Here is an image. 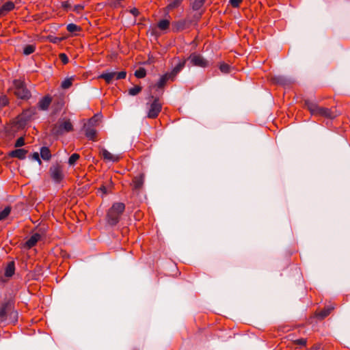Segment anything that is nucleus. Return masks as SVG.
I'll return each mask as SVG.
<instances>
[{
  "label": "nucleus",
  "instance_id": "obj_42",
  "mask_svg": "<svg viewBox=\"0 0 350 350\" xmlns=\"http://www.w3.org/2000/svg\"><path fill=\"white\" fill-rule=\"evenodd\" d=\"M8 104V100L6 96L0 97V107L6 106Z\"/></svg>",
  "mask_w": 350,
  "mask_h": 350
},
{
  "label": "nucleus",
  "instance_id": "obj_43",
  "mask_svg": "<svg viewBox=\"0 0 350 350\" xmlns=\"http://www.w3.org/2000/svg\"><path fill=\"white\" fill-rule=\"evenodd\" d=\"M25 144V139L23 137H19L16 143H15V147H21Z\"/></svg>",
  "mask_w": 350,
  "mask_h": 350
},
{
  "label": "nucleus",
  "instance_id": "obj_8",
  "mask_svg": "<svg viewBox=\"0 0 350 350\" xmlns=\"http://www.w3.org/2000/svg\"><path fill=\"white\" fill-rule=\"evenodd\" d=\"M8 312H10V315L12 316L13 318H17L18 312L14 310H12L8 304H3L0 307V321H4L6 319V317Z\"/></svg>",
  "mask_w": 350,
  "mask_h": 350
},
{
  "label": "nucleus",
  "instance_id": "obj_18",
  "mask_svg": "<svg viewBox=\"0 0 350 350\" xmlns=\"http://www.w3.org/2000/svg\"><path fill=\"white\" fill-rule=\"evenodd\" d=\"M170 79L172 81V76L171 75V74L170 72L164 74L161 77L159 81L157 83V87L158 88H163L165 85L167 81Z\"/></svg>",
  "mask_w": 350,
  "mask_h": 350
},
{
  "label": "nucleus",
  "instance_id": "obj_24",
  "mask_svg": "<svg viewBox=\"0 0 350 350\" xmlns=\"http://www.w3.org/2000/svg\"><path fill=\"white\" fill-rule=\"evenodd\" d=\"M332 310H333V308H325L319 312H317L315 313V315L318 318L323 319L325 318L326 317H327L330 314V312Z\"/></svg>",
  "mask_w": 350,
  "mask_h": 350
},
{
  "label": "nucleus",
  "instance_id": "obj_28",
  "mask_svg": "<svg viewBox=\"0 0 350 350\" xmlns=\"http://www.w3.org/2000/svg\"><path fill=\"white\" fill-rule=\"evenodd\" d=\"M36 50V46L33 44L25 45L23 49V53L26 55H29L33 53Z\"/></svg>",
  "mask_w": 350,
  "mask_h": 350
},
{
  "label": "nucleus",
  "instance_id": "obj_7",
  "mask_svg": "<svg viewBox=\"0 0 350 350\" xmlns=\"http://www.w3.org/2000/svg\"><path fill=\"white\" fill-rule=\"evenodd\" d=\"M189 60L193 66L201 68H206L208 66V61L200 54L193 53L189 57Z\"/></svg>",
  "mask_w": 350,
  "mask_h": 350
},
{
  "label": "nucleus",
  "instance_id": "obj_22",
  "mask_svg": "<svg viewBox=\"0 0 350 350\" xmlns=\"http://www.w3.org/2000/svg\"><path fill=\"white\" fill-rule=\"evenodd\" d=\"M99 78L103 79L107 83L109 84L113 79H116V72L103 73Z\"/></svg>",
  "mask_w": 350,
  "mask_h": 350
},
{
  "label": "nucleus",
  "instance_id": "obj_15",
  "mask_svg": "<svg viewBox=\"0 0 350 350\" xmlns=\"http://www.w3.org/2000/svg\"><path fill=\"white\" fill-rule=\"evenodd\" d=\"M27 154V150L24 149H16L9 153V156L12 158H17L18 159H24Z\"/></svg>",
  "mask_w": 350,
  "mask_h": 350
},
{
  "label": "nucleus",
  "instance_id": "obj_39",
  "mask_svg": "<svg viewBox=\"0 0 350 350\" xmlns=\"http://www.w3.org/2000/svg\"><path fill=\"white\" fill-rule=\"evenodd\" d=\"M307 343V340L305 338H299L294 340V344L299 346H306Z\"/></svg>",
  "mask_w": 350,
  "mask_h": 350
},
{
  "label": "nucleus",
  "instance_id": "obj_6",
  "mask_svg": "<svg viewBox=\"0 0 350 350\" xmlns=\"http://www.w3.org/2000/svg\"><path fill=\"white\" fill-rule=\"evenodd\" d=\"M99 155L105 162L117 163L122 158L120 154H112L107 149L103 147L99 148Z\"/></svg>",
  "mask_w": 350,
  "mask_h": 350
},
{
  "label": "nucleus",
  "instance_id": "obj_23",
  "mask_svg": "<svg viewBox=\"0 0 350 350\" xmlns=\"http://www.w3.org/2000/svg\"><path fill=\"white\" fill-rule=\"evenodd\" d=\"M51 103V98L49 96H45L42 98L39 102V107L41 109H47Z\"/></svg>",
  "mask_w": 350,
  "mask_h": 350
},
{
  "label": "nucleus",
  "instance_id": "obj_14",
  "mask_svg": "<svg viewBox=\"0 0 350 350\" xmlns=\"http://www.w3.org/2000/svg\"><path fill=\"white\" fill-rule=\"evenodd\" d=\"M304 105L312 116L315 115L319 107H320L317 103L308 99L304 100Z\"/></svg>",
  "mask_w": 350,
  "mask_h": 350
},
{
  "label": "nucleus",
  "instance_id": "obj_31",
  "mask_svg": "<svg viewBox=\"0 0 350 350\" xmlns=\"http://www.w3.org/2000/svg\"><path fill=\"white\" fill-rule=\"evenodd\" d=\"M66 29L70 33H74L79 31L81 30V27L74 23H70L67 25Z\"/></svg>",
  "mask_w": 350,
  "mask_h": 350
},
{
  "label": "nucleus",
  "instance_id": "obj_46",
  "mask_svg": "<svg viewBox=\"0 0 350 350\" xmlns=\"http://www.w3.org/2000/svg\"><path fill=\"white\" fill-rule=\"evenodd\" d=\"M48 40L53 43H57L61 40V38L54 36H49Z\"/></svg>",
  "mask_w": 350,
  "mask_h": 350
},
{
  "label": "nucleus",
  "instance_id": "obj_21",
  "mask_svg": "<svg viewBox=\"0 0 350 350\" xmlns=\"http://www.w3.org/2000/svg\"><path fill=\"white\" fill-rule=\"evenodd\" d=\"M15 272V264L14 261L10 262L5 269V276L7 278L12 277Z\"/></svg>",
  "mask_w": 350,
  "mask_h": 350
},
{
  "label": "nucleus",
  "instance_id": "obj_37",
  "mask_svg": "<svg viewBox=\"0 0 350 350\" xmlns=\"http://www.w3.org/2000/svg\"><path fill=\"white\" fill-rule=\"evenodd\" d=\"M142 91V88L139 85H135L133 88L129 89V93L130 95L135 96Z\"/></svg>",
  "mask_w": 350,
  "mask_h": 350
},
{
  "label": "nucleus",
  "instance_id": "obj_12",
  "mask_svg": "<svg viewBox=\"0 0 350 350\" xmlns=\"http://www.w3.org/2000/svg\"><path fill=\"white\" fill-rule=\"evenodd\" d=\"M15 8V4L12 1H6L0 8V16H5Z\"/></svg>",
  "mask_w": 350,
  "mask_h": 350
},
{
  "label": "nucleus",
  "instance_id": "obj_3",
  "mask_svg": "<svg viewBox=\"0 0 350 350\" xmlns=\"http://www.w3.org/2000/svg\"><path fill=\"white\" fill-rule=\"evenodd\" d=\"M73 130V126L70 120H63L59 121L54 125L52 132L56 135H60L64 133H68Z\"/></svg>",
  "mask_w": 350,
  "mask_h": 350
},
{
  "label": "nucleus",
  "instance_id": "obj_49",
  "mask_svg": "<svg viewBox=\"0 0 350 350\" xmlns=\"http://www.w3.org/2000/svg\"><path fill=\"white\" fill-rule=\"evenodd\" d=\"M101 191H103V192L104 193V194L107 193V191H106V188L105 187L103 186L100 187V189Z\"/></svg>",
  "mask_w": 350,
  "mask_h": 350
},
{
  "label": "nucleus",
  "instance_id": "obj_5",
  "mask_svg": "<svg viewBox=\"0 0 350 350\" xmlns=\"http://www.w3.org/2000/svg\"><path fill=\"white\" fill-rule=\"evenodd\" d=\"M51 178L57 183H60L64 177L63 167L61 165L56 163L51 166L49 169Z\"/></svg>",
  "mask_w": 350,
  "mask_h": 350
},
{
  "label": "nucleus",
  "instance_id": "obj_48",
  "mask_svg": "<svg viewBox=\"0 0 350 350\" xmlns=\"http://www.w3.org/2000/svg\"><path fill=\"white\" fill-rule=\"evenodd\" d=\"M130 12L135 16H138L139 14V10L137 8H133L131 10Z\"/></svg>",
  "mask_w": 350,
  "mask_h": 350
},
{
  "label": "nucleus",
  "instance_id": "obj_4",
  "mask_svg": "<svg viewBox=\"0 0 350 350\" xmlns=\"http://www.w3.org/2000/svg\"><path fill=\"white\" fill-rule=\"evenodd\" d=\"M151 98L153 99V101L149 105L147 117L148 118L154 119L157 118L160 113L162 109V104L160 103L158 98H154V96H152Z\"/></svg>",
  "mask_w": 350,
  "mask_h": 350
},
{
  "label": "nucleus",
  "instance_id": "obj_26",
  "mask_svg": "<svg viewBox=\"0 0 350 350\" xmlns=\"http://www.w3.org/2000/svg\"><path fill=\"white\" fill-rule=\"evenodd\" d=\"M170 23L169 20L163 19L158 23L157 27L160 30L165 31L170 27Z\"/></svg>",
  "mask_w": 350,
  "mask_h": 350
},
{
  "label": "nucleus",
  "instance_id": "obj_35",
  "mask_svg": "<svg viewBox=\"0 0 350 350\" xmlns=\"http://www.w3.org/2000/svg\"><path fill=\"white\" fill-rule=\"evenodd\" d=\"M124 0H113L109 3L111 7L113 8H122L124 5H122V2Z\"/></svg>",
  "mask_w": 350,
  "mask_h": 350
},
{
  "label": "nucleus",
  "instance_id": "obj_40",
  "mask_svg": "<svg viewBox=\"0 0 350 350\" xmlns=\"http://www.w3.org/2000/svg\"><path fill=\"white\" fill-rule=\"evenodd\" d=\"M126 72L125 71H120L118 72H116V80L123 79L126 77Z\"/></svg>",
  "mask_w": 350,
  "mask_h": 350
},
{
  "label": "nucleus",
  "instance_id": "obj_11",
  "mask_svg": "<svg viewBox=\"0 0 350 350\" xmlns=\"http://www.w3.org/2000/svg\"><path fill=\"white\" fill-rule=\"evenodd\" d=\"M42 234L39 233L33 234L25 242L24 246L27 249H30L35 246L38 241L40 240Z\"/></svg>",
  "mask_w": 350,
  "mask_h": 350
},
{
  "label": "nucleus",
  "instance_id": "obj_47",
  "mask_svg": "<svg viewBox=\"0 0 350 350\" xmlns=\"http://www.w3.org/2000/svg\"><path fill=\"white\" fill-rule=\"evenodd\" d=\"M31 158L33 159V160H35V161H38L39 162L40 164H41V160L40 159V155L38 154V152H34Z\"/></svg>",
  "mask_w": 350,
  "mask_h": 350
},
{
  "label": "nucleus",
  "instance_id": "obj_10",
  "mask_svg": "<svg viewBox=\"0 0 350 350\" xmlns=\"http://www.w3.org/2000/svg\"><path fill=\"white\" fill-rule=\"evenodd\" d=\"M314 116L332 119L336 116V114L328 108L319 107Z\"/></svg>",
  "mask_w": 350,
  "mask_h": 350
},
{
  "label": "nucleus",
  "instance_id": "obj_38",
  "mask_svg": "<svg viewBox=\"0 0 350 350\" xmlns=\"http://www.w3.org/2000/svg\"><path fill=\"white\" fill-rule=\"evenodd\" d=\"M84 9V5L82 4H77L72 7V11L79 14L81 13Z\"/></svg>",
  "mask_w": 350,
  "mask_h": 350
},
{
  "label": "nucleus",
  "instance_id": "obj_32",
  "mask_svg": "<svg viewBox=\"0 0 350 350\" xmlns=\"http://www.w3.org/2000/svg\"><path fill=\"white\" fill-rule=\"evenodd\" d=\"M101 116L100 114L94 115L92 118L89 120V124L92 126H96L98 122L100 120Z\"/></svg>",
  "mask_w": 350,
  "mask_h": 350
},
{
  "label": "nucleus",
  "instance_id": "obj_34",
  "mask_svg": "<svg viewBox=\"0 0 350 350\" xmlns=\"http://www.w3.org/2000/svg\"><path fill=\"white\" fill-rule=\"evenodd\" d=\"M80 155L77 153L72 154L68 159V164L70 165H74L76 162L79 159Z\"/></svg>",
  "mask_w": 350,
  "mask_h": 350
},
{
  "label": "nucleus",
  "instance_id": "obj_44",
  "mask_svg": "<svg viewBox=\"0 0 350 350\" xmlns=\"http://www.w3.org/2000/svg\"><path fill=\"white\" fill-rule=\"evenodd\" d=\"M243 0H230V3L233 8H239Z\"/></svg>",
  "mask_w": 350,
  "mask_h": 350
},
{
  "label": "nucleus",
  "instance_id": "obj_19",
  "mask_svg": "<svg viewBox=\"0 0 350 350\" xmlns=\"http://www.w3.org/2000/svg\"><path fill=\"white\" fill-rule=\"evenodd\" d=\"M183 0H169V3L165 7V10L167 12H169L177 8H178Z\"/></svg>",
  "mask_w": 350,
  "mask_h": 350
},
{
  "label": "nucleus",
  "instance_id": "obj_41",
  "mask_svg": "<svg viewBox=\"0 0 350 350\" xmlns=\"http://www.w3.org/2000/svg\"><path fill=\"white\" fill-rule=\"evenodd\" d=\"M59 57L64 64H66L68 62V58L65 53H60Z\"/></svg>",
  "mask_w": 350,
  "mask_h": 350
},
{
  "label": "nucleus",
  "instance_id": "obj_25",
  "mask_svg": "<svg viewBox=\"0 0 350 350\" xmlns=\"http://www.w3.org/2000/svg\"><path fill=\"white\" fill-rule=\"evenodd\" d=\"M40 156L44 160L49 161L51 157V154L49 148L45 146L42 147L40 149Z\"/></svg>",
  "mask_w": 350,
  "mask_h": 350
},
{
  "label": "nucleus",
  "instance_id": "obj_9",
  "mask_svg": "<svg viewBox=\"0 0 350 350\" xmlns=\"http://www.w3.org/2000/svg\"><path fill=\"white\" fill-rule=\"evenodd\" d=\"M191 21L187 19H183L175 21L172 23V29L175 32L183 31L189 28Z\"/></svg>",
  "mask_w": 350,
  "mask_h": 350
},
{
  "label": "nucleus",
  "instance_id": "obj_29",
  "mask_svg": "<svg viewBox=\"0 0 350 350\" xmlns=\"http://www.w3.org/2000/svg\"><path fill=\"white\" fill-rule=\"evenodd\" d=\"M146 75V70L144 68H139L135 72V76L138 79L144 78Z\"/></svg>",
  "mask_w": 350,
  "mask_h": 350
},
{
  "label": "nucleus",
  "instance_id": "obj_45",
  "mask_svg": "<svg viewBox=\"0 0 350 350\" xmlns=\"http://www.w3.org/2000/svg\"><path fill=\"white\" fill-rule=\"evenodd\" d=\"M62 7L66 9V10H71L72 9V7L71 4L69 3V1H64L62 3Z\"/></svg>",
  "mask_w": 350,
  "mask_h": 350
},
{
  "label": "nucleus",
  "instance_id": "obj_33",
  "mask_svg": "<svg viewBox=\"0 0 350 350\" xmlns=\"http://www.w3.org/2000/svg\"><path fill=\"white\" fill-rule=\"evenodd\" d=\"M205 0H194L192 3V8L194 10H198L204 5Z\"/></svg>",
  "mask_w": 350,
  "mask_h": 350
},
{
  "label": "nucleus",
  "instance_id": "obj_1",
  "mask_svg": "<svg viewBox=\"0 0 350 350\" xmlns=\"http://www.w3.org/2000/svg\"><path fill=\"white\" fill-rule=\"evenodd\" d=\"M125 210V204L122 202H115L108 210L106 215L107 222L111 226L116 225Z\"/></svg>",
  "mask_w": 350,
  "mask_h": 350
},
{
  "label": "nucleus",
  "instance_id": "obj_36",
  "mask_svg": "<svg viewBox=\"0 0 350 350\" xmlns=\"http://www.w3.org/2000/svg\"><path fill=\"white\" fill-rule=\"evenodd\" d=\"M219 70L224 74L229 73L230 72V66L226 63H221L219 65Z\"/></svg>",
  "mask_w": 350,
  "mask_h": 350
},
{
  "label": "nucleus",
  "instance_id": "obj_30",
  "mask_svg": "<svg viewBox=\"0 0 350 350\" xmlns=\"http://www.w3.org/2000/svg\"><path fill=\"white\" fill-rule=\"evenodd\" d=\"M72 81H73V78L72 77L65 79L62 82L61 87L63 89H68V88H69L72 85Z\"/></svg>",
  "mask_w": 350,
  "mask_h": 350
},
{
  "label": "nucleus",
  "instance_id": "obj_16",
  "mask_svg": "<svg viewBox=\"0 0 350 350\" xmlns=\"http://www.w3.org/2000/svg\"><path fill=\"white\" fill-rule=\"evenodd\" d=\"M144 185V176L139 175L133 178L132 181V187L134 190L140 189Z\"/></svg>",
  "mask_w": 350,
  "mask_h": 350
},
{
  "label": "nucleus",
  "instance_id": "obj_17",
  "mask_svg": "<svg viewBox=\"0 0 350 350\" xmlns=\"http://www.w3.org/2000/svg\"><path fill=\"white\" fill-rule=\"evenodd\" d=\"M186 63V59H183L180 61L175 67L172 69V70L170 72L172 76V81L174 80L176 75L185 67Z\"/></svg>",
  "mask_w": 350,
  "mask_h": 350
},
{
  "label": "nucleus",
  "instance_id": "obj_20",
  "mask_svg": "<svg viewBox=\"0 0 350 350\" xmlns=\"http://www.w3.org/2000/svg\"><path fill=\"white\" fill-rule=\"evenodd\" d=\"M85 136L92 141H96L97 133L94 127H87L85 131Z\"/></svg>",
  "mask_w": 350,
  "mask_h": 350
},
{
  "label": "nucleus",
  "instance_id": "obj_13",
  "mask_svg": "<svg viewBox=\"0 0 350 350\" xmlns=\"http://www.w3.org/2000/svg\"><path fill=\"white\" fill-rule=\"evenodd\" d=\"M304 105L312 116L315 115L319 107H320L317 103L308 99L304 100Z\"/></svg>",
  "mask_w": 350,
  "mask_h": 350
},
{
  "label": "nucleus",
  "instance_id": "obj_27",
  "mask_svg": "<svg viewBox=\"0 0 350 350\" xmlns=\"http://www.w3.org/2000/svg\"><path fill=\"white\" fill-rule=\"evenodd\" d=\"M12 208L10 206H6L4 208L3 210L0 211V221H3L8 218L9 215L11 213Z\"/></svg>",
  "mask_w": 350,
  "mask_h": 350
},
{
  "label": "nucleus",
  "instance_id": "obj_2",
  "mask_svg": "<svg viewBox=\"0 0 350 350\" xmlns=\"http://www.w3.org/2000/svg\"><path fill=\"white\" fill-rule=\"evenodd\" d=\"M14 94L21 99H28L31 97V93L27 88L25 81L21 79H14L12 87Z\"/></svg>",
  "mask_w": 350,
  "mask_h": 350
}]
</instances>
